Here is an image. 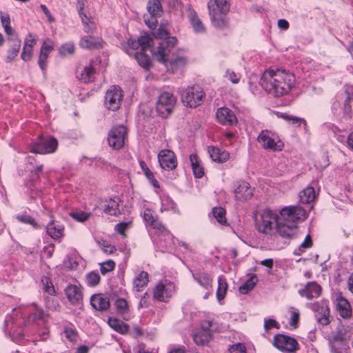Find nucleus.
<instances>
[{
	"instance_id": "obj_57",
	"label": "nucleus",
	"mask_w": 353,
	"mask_h": 353,
	"mask_svg": "<svg viewBox=\"0 0 353 353\" xmlns=\"http://www.w3.org/2000/svg\"><path fill=\"white\" fill-rule=\"evenodd\" d=\"M65 337L70 342H74L77 339V332L72 328L66 327L64 330Z\"/></svg>"
},
{
	"instance_id": "obj_56",
	"label": "nucleus",
	"mask_w": 353,
	"mask_h": 353,
	"mask_svg": "<svg viewBox=\"0 0 353 353\" xmlns=\"http://www.w3.org/2000/svg\"><path fill=\"white\" fill-rule=\"evenodd\" d=\"M17 219L23 223L30 224L34 228H37V223L33 218L28 215L19 214L16 216Z\"/></svg>"
},
{
	"instance_id": "obj_8",
	"label": "nucleus",
	"mask_w": 353,
	"mask_h": 353,
	"mask_svg": "<svg viewBox=\"0 0 353 353\" xmlns=\"http://www.w3.org/2000/svg\"><path fill=\"white\" fill-rule=\"evenodd\" d=\"M178 93L183 105L191 108L199 106L205 96L203 89L198 85L179 88Z\"/></svg>"
},
{
	"instance_id": "obj_45",
	"label": "nucleus",
	"mask_w": 353,
	"mask_h": 353,
	"mask_svg": "<svg viewBox=\"0 0 353 353\" xmlns=\"http://www.w3.org/2000/svg\"><path fill=\"white\" fill-rule=\"evenodd\" d=\"M74 52V44L72 42H68L62 44L59 48V53L61 57H66Z\"/></svg>"
},
{
	"instance_id": "obj_30",
	"label": "nucleus",
	"mask_w": 353,
	"mask_h": 353,
	"mask_svg": "<svg viewBox=\"0 0 353 353\" xmlns=\"http://www.w3.org/2000/svg\"><path fill=\"white\" fill-rule=\"evenodd\" d=\"M194 279L198 284L207 290L212 288L213 279L210 275L205 272H197L192 274Z\"/></svg>"
},
{
	"instance_id": "obj_64",
	"label": "nucleus",
	"mask_w": 353,
	"mask_h": 353,
	"mask_svg": "<svg viewBox=\"0 0 353 353\" xmlns=\"http://www.w3.org/2000/svg\"><path fill=\"white\" fill-rule=\"evenodd\" d=\"M229 350L230 353H246L245 347L242 343L232 345Z\"/></svg>"
},
{
	"instance_id": "obj_17",
	"label": "nucleus",
	"mask_w": 353,
	"mask_h": 353,
	"mask_svg": "<svg viewBox=\"0 0 353 353\" xmlns=\"http://www.w3.org/2000/svg\"><path fill=\"white\" fill-rule=\"evenodd\" d=\"M273 345L278 350L288 353L294 352L299 348V343L295 339L284 334L275 335Z\"/></svg>"
},
{
	"instance_id": "obj_4",
	"label": "nucleus",
	"mask_w": 353,
	"mask_h": 353,
	"mask_svg": "<svg viewBox=\"0 0 353 353\" xmlns=\"http://www.w3.org/2000/svg\"><path fill=\"white\" fill-rule=\"evenodd\" d=\"M152 46V38L145 34L137 39H128L123 48L127 54L134 56L140 66H150L153 52H155Z\"/></svg>"
},
{
	"instance_id": "obj_21",
	"label": "nucleus",
	"mask_w": 353,
	"mask_h": 353,
	"mask_svg": "<svg viewBox=\"0 0 353 353\" xmlns=\"http://www.w3.org/2000/svg\"><path fill=\"white\" fill-rule=\"evenodd\" d=\"M65 294L72 305H79L83 301L82 287L80 284H69L65 288Z\"/></svg>"
},
{
	"instance_id": "obj_16",
	"label": "nucleus",
	"mask_w": 353,
	"mask_h": 353,
	"mask_svg": "<svg viewBox=\"0 0 353 353\" xmlns=\"http://www.w3.org/2000/svg\"><path fill=\"white\" fill-rule=\"evenodd\" d=\"M175 285L168 281H161L153 290V297L156 300L166 302L175 292Z\"/></svg>"
},
{
	"instance_id": "obj_35",
	"label": "nucleus",
	"mask_w": 353,
	"mask_h": 353,
	"mask_svg": "<svg viewBox=\"0 0 353 353\" xmlns=\"http://www.w3.org/2000/svg\"><path fill=\"white\" fill-rule=\"evenodd\" d=\"M191 25L196 32H204L205 30V26L201 19L199 18L196 12L194 10H191L188 14Z\"/></svg>"
},
{
	"instance_id": "obj_7",
	"label": "nucleus",
	"mask_w": 353,
	"mask_h": 353,
	"mask_svg": "<svg viewBox=\"0 0 353 353\" xmlns=\"http://www.w3.org/2000/svg\"><path fill=\"white\" fill-rule=\"evenodd\" d=\"M279 217L276 213L270 209L264 210L255 219L256 230L265 235L272 236L275 233Z\"/></svg>"
},
{
	"instance_id": "obj_59",
	"label": "nucleus",
	"mask_w": 353,
	"mask_h": 353,
	"mask_svg": "<svg viewBox=\"0 0 353 353\" xmlns=\"http://www.w3.org/2000/svg\"><path fill=\"white\" fill-rule=\"evenodd\" d=\"M32 57V48H30V47H28L27 46H23V50L21 54V59L25 61H28L31 59Z\"/></svg>"
},
{
	"instance_id": "obj_23",
	"label": "nucleus",
	"mask_w": 353,
	"mask_h": 353,
	"mask_svg": "<svg viewBox=\"0 0 353 353\" xmlns=\"http://www.w3.org/2000/svg\"><path fill=\"white\" fill-rule=\"evenodd\" d=\"M90 304L96 310L105 311L110 307V300L105 294H95L90 298Z\"/></svg>"
},
{
	"instance_id": "obj_54",
	"label": "nucleus",
	"mask_w": 353,
	"mask_h": 353,
	"mask_svg": "<svg viewBox=\"0 0 353 353\" xmlns=\"http://www.w3.org/2000/svg\"><path fill=\"white\" fill-rule=\"evenodd\" d=\"M70 214L71 217L79 222L85 221L90 216V213L83 211L72 212Z\"/></svg>"
},
{
	"instance_id": "obj_29",
	"label": "nucleus",
	"mask_w": 353,
	"mask_h": 353,
	"mask_svg": "<svg viewBox=\"0 0 353 353\" xmlns=\"http://www.w3.org/2000/svg\"><path fill=\"white\" fill-rule=\"evenodd\" d=\"M103 41L101 38L92 36H86L82 38L79 46L83 48L98 49L102 47Z\"/></svg>"
},
{
	"instance_id": "obj_22",
	"label": "nucleus",
	"mask_w": 353,
	"mask_h": 353,
	"mask_svg": "<svg viewBox=\"0 0 353 353\" xmlns=\"http://www.w3.org/2000/svg\"><path fill=\"white\" fill-rule=\"evenodd\" d=\"M322 288L319 284L315 281L307 283L304 288L299 290V294L307 299L311 300L318 298L321 293Z\"/></svg>"
},
{
	"instance_id": "obj_60",
	"label": "nucleus",
	"mask_w": 353,
	"mask_h": 353,
	"mask_svg": "<svg viewBox=\"0 0 353 353\" xmlns=\"http://www.w3.org/2000/svg\"><path fill=\"white\" fill-rule=\"evenodd\" d=\"M45 301L46 307L50 310H57L60 307L59 303L51 297H46Z\"/></svg>"
},
{
	"instance_id": "obj_40",
	"label": "nucleus",
	"mask_w": 353,
	"mask_h": 353,
	"mask_svg": "<svg viewBox=\"0 0 353 353\" xmlns=\"http://www.w3.org/2000/svg\"><path fill=\"white\" fill-rule=\"evenodd\" d=\"M1 14V24L4 28V31L8 37H13L14 35H17V34L15 32L14 30L10 26V17L8 14H3L2 12L0 13Z\"/></svg>"
},
{
	"instance_id": "obj_6",
	"label": "nucleus",
	"mask_w": 353,
	"mask_h": 353,
	"mask_svg": "<svg viewBox=\"0 0 353 353\" xmlns=\"http://www.w3.org/2000/svg\"><path fill=\"white\" fill-rule=\"evenodd\" d=\"M12 312H16L17 314L20 313L25 325L36 324L40 325L44 323L48 318V314L35 303H32L28 306L21 305L14 308Z\"/></svg>"
},
{
	"instance_id": "obj_11",
	"label": "nucleus",
	"mask_w": 353,
	"mask_h": 353,
	"mask_svg": "<svg viewBox=\"0 0 353 353\" xmlns=\"http://www.w3.org/2000/svg\"><path fill=\"white\" fill-rule=\"evenodd\" d=\"M176 97L169 92L160 94L156 102V111L161 117H168L176 105Z\"/></svg>"
},
{
	"instance_id": "obj_34",
	"label": "nucleus",
	"mask_w": 353,
	"mask_h": 353,
	"mask_svg": "<svg viewBox=\"0 0 353 353\" xmlns=\"http://www.w3.org/2000/svg\"><path fill=\"white\" fill-rule=\"evenodd\" d=\"M119 198L115 197L107 201L103 205L104 212L112 216L118 215L119 214Z\"/></svg>"
},
{
	"instance_id": "obj_48",
	"label": "nucleus",
	"mask_w": 353,
	"mask_h": 353,
	"mask_svg": "<svg viewBox=\"0 0 353 353\" xmlns=\"http://www.w3.org/2000/svg\"><path fill=\"white\" fill-rule=\"evenodd\" d=\"M117 312L121 315L125 314L128 310V303L124 299H117L114 303Z\"/></svg>"
},
{
	"instance_id": "obj_37",
	"label": "nucleus",
	"mask_w": 353,
	"mask_h": 353,
	"mask_svg": "<svg viewBox=\"0 0 353 353\" xmlns=\"http://www.w3.org/2000/svg\"><path fill=\"white\" fill-rule=\"evenodd\" d=\"M190 160L194 176L199 179L203 177L204 171L203 167L200 165L198 156L196 154H192L190 156Z\"/></svg>"
},
{
	"instance_id": "obj_26",
	"label": "nucleus",
	"mask_w": 353,
	"mask_h": 353,
	"mask_svg": "<svg viewBox=\"0 0 353 353\" xmlns=\"http://www.w3.org/2000/svg\"><path fill=\"white\" fill-rule=\"evenodd\" d=\"M236 200L243 201L250 199L252 196V189L249 183L241 182L234 191Z\"/></svg>"
},
{
	"instance_id": "obj_55",
	"label": "nucleus",
	"mask_w": 353,
	"mask_h": 353,
	"mask_svg": "<svg viewBox=\"0 0 353 353\" xmlns=\"http://www.w3.org/2000/svg\"><path fill=\"white\" fill-rule=\"evenodd\" d=\"M300 312L296 308H292L290 319V325L293 327H296L299 321Z\"/></svg>"
},
{
	"instance_id": "obj_38",
	"label": "nucleus",
	"mask_w": 353,
	"mask_h": 353,
	"mask_svg": "<svg viewBox=\"0 0 353 353\" xmlns=\"http://www.w3.org/2000/svg\"><path fill=\"white\" fill-rule=\"evenodd\" d=\"M148 274L146 272H141L134 279V288L137 292L142 290L148 283Z\"/></svg>"
},
{
	"instance_id": "obj_5",
	"label": "nucleus",
	"mask_w": 353,
	"mask_h": 353,
	"mask_svg": "<svg viewBox=\"0 0 353 353\" xmlns=\"http://www.w3.org/2000/svg\"><path fill=\"white\" fill-rule=\"evenodd\" d=\"M208 8L211 21L214 26L219 28L226 27V14L229 12L228 0H210Z\"/></svg>"
},
{
	"instance_id": "obj_49",
	"label": "nucleus",
	"mask_w": 353,
	"mask_h": 353,
	"mask_svg": "<svg viewBox=\"0 0 353 353\" xmlns=\"http://www.w3.org/2000/svg\"><path fill=\"white\" fill-rule=\"evenodd\" d=\"M100 276L97 272L92 271L86 275V282L89 286L93 287L99 284Z\"/></svg>"
},
{
	"instance_id": "obj_15",
	"label": "nucleus",
	"mask_w": 353,
	"mask_h": 353,
	"mask_svg": "<svg viewBox=\"0 0 353 353\" xmlns=\"http://www.w3.org/2000/svg\"><path fill=\"white\" fill-rule=\"evenodd\" d=\"M161 0H149L147 4V10L149 17L144 16L145 23L151 30H155L157 26V18L163 13Z\"/></svg>"
},
{
	"instance_id": "obj_52",
	"label": "nucleus",
	"mask_w": 353,
	"mask_h": 353,
	"mask_svg": "<svg viewBox=\"0 0 353 353\" xmlns=\"http://www.w3.org/2000/svg\"><path fill=\"white\" fill-rule=\"evenodd\" d=\"M115 268V263L112 260H108L100 264V271L102 274L112 271Z\"/></svg>"
},
{
	"instance_id": "obj_9",
	"label": "nucleus",
	"mask_w": 353,
	"mask_h": 353,
	"mask_svg": "<svg viewBox=\"0 0 353 353\" xmlns=\"http://www.w3.org/2000/svg\"><path fill=\"white\" fill-rule=\"evenodd\" d=\"M350 337L349 332L345 327H338L329 336L331 351L333 353H345L349 347L348 342Z\"/></svg>"
},
{
	"instance_id": "obj_47",
	"label": "nucleus",
	"mask_w": 353,
	"mask_h": 353,
	"mask_svg": "<svg viewBox=\"0 0 353 353\" xmlns=\"http://www.w3.org/2000/svg\"><path fill=\"white\" fill-rule=\"evenodd\" d=\"M281 117H282L286 121H288L292 125H297L298 126L301 125L302 123L303 124L305 128H307L306 121L300 117H297L295 116L289 115L287 114H281Z\"/></svg>"
},
{
	"instance_id": "obj_63",
	"label": "nucleus",
	"mask_w": 353,
	"mask_h": 353,
	"mask_svg": "<svg viewBox=\"0 0 353 353\" xmlns=\"http://www.w3.org/2000/svg\"><path fill=\"white\" fill-rule=\"evenodd\" d=\"M100 246L102 250L106 254H112L116 250L115 247L108 243L106 241H102V242L100 243Z\"/></svg>"
},
{
	"instance_id": "obj_53",
	"label": "nucleus",
	"mask_w": 353,
	"mask_h": 353,
	"mask_svg": "<svg viewBox=\"0 0 353 353\" xmlns=\"http://www.w3.org/2000/svg\"><path fill=\"white\" fill-rule=\"evenodd\" d=\"M78 14L81 18V22L85 28V31L86 32H90L91 31V28L89 26V23H90V18L88 16L87 13L84 11H78Z\"/></svg>"
},
{
	"instance_id": "obj_3",
	"label": "nucleus",
	"mask_w": 353,
	"mask_h": 353,
	"mask_svg": "<svg viewBox=\"0 0 353 353\" xmlns=\"http://www.w3.org/2000/svg\"><path fill=\"white\" fill-rule=\"evenodd\" d=\"M307 217L306 210L298 205L288 206L280 211L279 221L276 224L275 232L283 238H292L297 230L296 223Z\"/></svg>"
},
{
	"instance_id": "obj_58",
	"label": "nucleus",
	"mask_w": 353,
	"mask_h": 353,
	"mask_svg": "<svg viewBox=\"0 0 353 353\" xmlns=\"http://www.w3.org/2000/svg\"><path fill=\"white\" fill-rule=\"evenodd\" d=\"M225 77L227 78L229 81H230L232 83H238L241 79V75L239 74L235 73L234 71L231 70H228Z\"/></svg>"
},
{
	"instance_id": "obj_10",
	"label": "nucleus",
	"mask_w": 353,
	"mask_h": 353,
	"mask_svg": "<svg viewBox=\"0 0 353 353\" xmlns=\"http://www.w3.org/2000/svg\"><path fill=\"white\" fill-rule=\"evenodd\" d=\"M257 141L265 150L281 151L283 148L278 134L268 130H263L259 133Z\"/></svg>"
},
{
	"instance_id": "obj_1",
	"label": "nucleus",
	"mask_w": 353,
	"mask_h": 353,
	"mask_svg": "<svg viewBox=\"0 0 353 353\" xmlns=\"http://www.w3.org/2000/svg\"><path fill=\"white\" fill-rule=\"evenodd\" d=\"M294 74L283 68H268L262 74L260 83L274 97L288 94L294 86Z\"/></svg>"
},
{
	"instance_id": "obj_42",
	"label": "nucleus",
	"mask_w": 353,
	"mask_h": 353,
	"mask_svg": "<svg viewBox=\"0 0 353 353\" xmlns=\"http://www.w3.org/2000/svg\"><path fill=\"white\" fill-rule=\"evenodd\" d=\"M258 281L256 275L250 276L242 285L239 288V292L242 294H246L251 291Z\"/></svg>"
},
{
	"instance_id": "obj_43",
	"label": "nucleus",
	"mask_w": 353,
	"mask_h": 353,
	"mask_svg": "<svg viewBox=\"0 0 353 353\" xmlns=\"http://www.w3.org/2000/svg\"><path fill=\"white\" fill-rule=\"evenodd\" d=\"M212 338V334L210 332L199 331L193 336L194 342L197 345H203L208 343Z\"/></svg>"
},
{
	"instance_id": "obj_61",
	"label": "nucleus",
	"mask_w": 353,
	"mask_h": 353,
	"mask_svg": "<svg viewBox=\"0 0 353 353\" xmlns=\"http://www.w3.org/2000/svg\"><path fill=\"white\" fill-rule=\"evenodd\" d=\"M312 245V240L311 236L307 234L304 241L301 243L299 248V250L301 252H303L305 249H308L311 248Z\"/></svg>"
},
{
	"instance_id": "obj_27",
	"label": "nucleus",
	"mask_w": 353,
	"mask_h": 353,
	"mask_svg": "<svg viewBox=\"0 0 353 353\" xmlns=\"http://www.w3.org/2000/svg\"><path fill=\"white\" fill-rule=\"evenodd\" d=\"M76 77L83 83H89L94 81L96 74L94 68H77Z\"/></svg>"
},
{
	"instance_id": "obj_41",
	"label": "nucleus",
	"mask_w": 353,
	"mask_h": 353,
	"mask_svg": "<svg viewBox=\"0 0 353 353\" xmlns=\"http://www.w3.org/2000/svg\"><path fill=\"white\" fill-rule=\"evenodd\" d=\"M228 290V283L223 276H219L218 279V288L216 290V298L219 301L223 300Z\"/></svg>"
},
{
	"instance_id": "obj_39",
	"label": "nucleus",
	"mask_w": 353,
	"mask_h": 353,
	"mask_svg": "<svg viewBox=\"0 0 353 353\" xmlns=\"http://www.w3.org/2000/svg\"><path fill=\"white\" fill-rule=\"evenodd\" d=\"M346 99L343 103V113L348 114L351 111L350 103L353 101V85H346L345 86Z\"/></svg>"
},
{
	"instance_id": "obj_31",
	"label": "nucleus",
	"mask_w": 353,
	"mask_h": 353,
	"mask_svg": "<svg viewBox=\"0 0 353 353\" xmlns=\"http://www.w3.org/2000/svg\"><path fill=\"white\" fill-rule=\"evenodd\" d=\"M336 309L340 316L344 319L350 317L352 311L349 302L341 296L336 299Z\"/></svg>"
},
{
	"instance_id": "obj_44",
	"label": "nucleus",
	"mask_w": 353,
	"mask_h": 353,
	"mask_svg": "<svg viewBox=\"0 0 353 353\" xmlns=\"http://www.w3.org/2000/svg\"><path fill=\"white\" fill-rule=\"evenodd\" d=\"M212 214L216 220L221 225H226L225 210L221 207H215L212 209Z\"/></svg>"
},
{
	"instance_id": "obj_46",
	"label": "nucleus",
	"mask_w": 353,
	"mask_h": 353,
	"mask_svg": "<svg viewBox=\"0 0 353 353\" xmlns=\"http://www.w3.org/2000/svg\"><path fill=\"white\" fill-rule=\"evenodd\" d=\"M176 204L169 197V196H163L161 199V211H176Z\"/></svg>"
},
{
	"instance_id": "obj_32",
	"label": "nucleus",
	"mask_w": 353,
	"mask_h": 353,
	"mask_svg": "<svg viewBox=\"0 0 353 353\" xmlns=\"http://www.w3.org/2000/svg\"><path fill=\"white\" fill-rule=\"evenodd\" d=\"M316 198V192L313 187L307 186L299 193V200L302 203H310Z\"/></svg>"
},
{
	"instance_id": "obj_62",
	"label": "nucleus",
	"mask_w": 353,
	"mask_h": 353,
	"mask_svg": "<svg viewBox=\"0 0 353 353\" xmlns=\"http://www.w3.org/2000/svg\"><path fill=\"white\" fill-rule=\"evenodd\" d=\"M263 327H264V329L265 330V331H267V332L268 330H271L272 328H274V327L279 328V324L276 322V321L273 319H265Z\"/></svg>"
},
{
	"instance_id": "obj_33",
	"label": "nucleus",
	"mask_w": 353,
	"mask_h": 353,
	"mask_svg": "<svg viewBox=\"0 0 353 353\" xmlns=\"http://www.w3.org/2000/svg\"><path fill=\"white\" fill-rule=\"evenodd\" d=\"M108 323L111 328L119 334H125L128 332V325L118 319L109 318Z\"/></svg>"
},
{
	"instance_id": "obj_25",
	"label": "nucleus",
	"mask_w": 353,
	"mask_h": 353,
	"mask_svg": "<svg viewBox=\"0 0 353 353\" xmlns=\"http://www.w3.org/2000/svg\"><path fill=\"white\" fill-rule=\"evenodd\" d=\"M54 42L47 39L45 40L40 49V53L38 59V64L39 66H43L46 63V61L50 53L54 50Z\"/></svg>"
},
{
	"instance_id": "obj_51",
	"label": "nucleus",
	"mask_w": 353,
	"mask_h": 353,
	"mask_svg": "<svg viewBox=\"0 0 353 353\" xmlns=\"http://www.w3.org/2000/svg\"><path fill=\"white\" fill-rule=\"evenodd\" d=\"M321 310H322V315L321 316H318V321L321 325H325L329 323L328 316H329V313H330V310L327 305H325V306H322Z\"/></svg>"
},
{
	"instance_id": "obj_50",
	"label": "nucleus",
	"mask_w": 353,
	"mask_h": 353,
	"mask_svg": "<svg viewBox=\"0 0 353 353\" xmlns=\"http://www.w3.org/2000/svg\"><path fill=\"white\" fill-rule=\"evenodd\" d=\"M41 282L43 286V289L45 292L48 293L49 295L54 294V288L52 285L51 280L48 277H43L41 279Z\"/></svg>"
},
{
	"instance_id": "obj_18",
	"label": "nucleus",
	"mask_w": 353,
	"mask_h": 353,
	"mask_svg": "<svg viewBox=\"0 0 353 353\" xmlns=\"http://www.w3.org/2000/svg\"><path fill=\"white\" fill-rule=\"evenodd\" d=\"M158 161L161 168L172 170L176 168L177 161L174 153L170 150H162L158 154Z\"/></svg>"
},
{
	"instance_id": "obj_20",
	"label": "nucleus",
	"mask_w": 353,
	"mask_h": 353,
	"mask_svg": "<svg viewBox=\"0 0 353 353\" xmlns=\"http://www.w3.org/2000/svg\"><path fill=\"white\" fill-rule=\"evenodd\" d=\"M216 117L219 123L223 125L232 126L237 123V118L234 112L228 108H219Z\"/></svg>"
},
{
	"instance_id": "obj_19",
	"label": "nucleus",
	"mask_w": 353,
	"mask_h": 353,
	"mask_svg": "<svg viewBox=\"0 0 353 353\" xmlns=\"http://www.w3.org/2000/svg\"><path fill=\"white\" fill-rule=\"evenodd\" d=\"M143 219L145 223L157 230L158 232L167 236H170L168 230H166L162 223L154 215L153 212L150 209H145L143 213Z\"/></svg>"
},
{
	"instance_id": "obj_36",
	"label": "nucleus",
	"mask_w": 353,
	"mask_h": 353,
	"mask_svg": "<svg viewBox=\"0 0 353 353\" xmlns=\"http://www.w3.org/2000/svg\"><path fill=\"white\" fill-rule=\"evenodd\" d=\"M47 233L54 239H58L63 236V228L61 225H55L54 221H51L46 227Z\"/></svg>"
},
{
	"instance_id": "obj_24",
	"label": "nucleus",
	"mask_w": 353,
	"mask_h": 353,
	"mask_svg": "<svg viewBox=\"0 0 353 353\" xmlns=\"http://www.w3.org/2000/svg\"><path fill=\"white\" fill-rule=\"evenodd\" d=\"M8 41L11 42L10 48L8 50L7 55L5 58L6 63H10L18 55L21 48V40L18 35L8 37Z\"/></svg>"
},
{
	"instance_id": "obj_28",
	"label": "nucleus",
	"mask_w": 353,
	"mask_h": 353,
	"mask_svg": "<svg viewBox=\"0 0 353 353\" xmlns=\"http://www.w3.org/2000/svg\"><path fill=\"white\" fill-rule=\"evenodd\" d=\"M208 154L213 161L218 163H223L228 160L230 154L225 150H221L219 148L214 146H209L208 148Z\"/></svg>"
},
{
	"instance_id": "obj_14",
	"label": "nucleus",
	"mask_w": 353,
	"mask_h": 353,
	"mask_svg": "<svg viewBox=\"0 0 353 353\" xmlns=\"http://www.w3.org/2000/svg\"><path fill=\"white\" fill-rule=\"evenodd\" d=\"M123 91L118 85H112L105 92L104 105L109 110L116 111L121 107Z\"/></svg>"
},
{
	"instance_id": "obj_2",
	"label": "nucleus",
	"mask_w": 353,
	"mask_h": 353,
	"mask_svg": "<svg viewBox=\"0 0 353 353\" xmlns=\"http://www.w3.org/2000/svg\"><path fill=\"white\" fill-rule=\"evenodd\" d=\"M155 37L163 40L159 43L155 52H153L154 59L163 65L170 63L176 66H181L187 63V60L183 57H177L173 59L171 56L176 45L177 39L176 37H170V32L164 26L162 25L159 26L156 32Z\"/></svg>"
},
{
	"instance_id": "obj_13",
	"label": "nucleus",
	"mask_w": 353,
	"mask_h": 353,
	"mask_svg": "<svg viewBox=\"0 0 353 353\" xmlns=\"http://www.w3.org/2000/svg\"><path fill=\"white\" fill-rule=\"evenodd\" d=\"M128 131L123 125L113 126L108 134V145L114 150L123 147L127 137Z\"/></svg>"
},
{
	"instance_id": "obj_12",
	"label": "nucleus",
	"mask_w": 353,
	"mask_h": 353,
	"mask_svg": "<svg viewBox=\"0 0 353 353\" xmlns=\"http://www.w3.org/2000/svg\"><path fill=\"white\" fill-rule=\"evenodd\" d=\"M58 145L57 140L52 137L40 136L32 145L30 151L41 154L54 152Z\"/></svg>"
}]
</instances>
